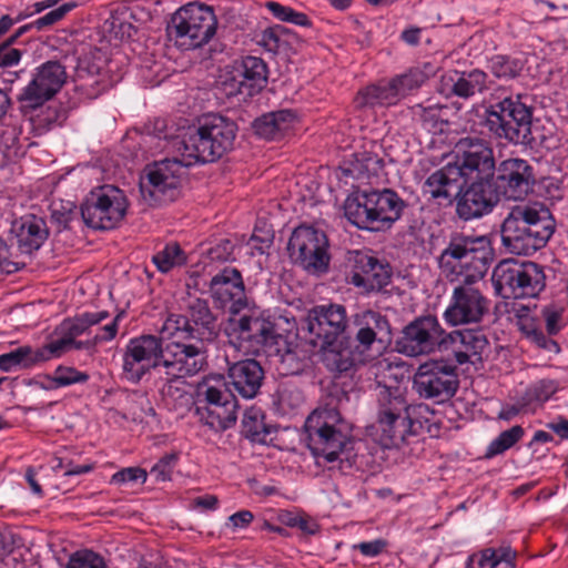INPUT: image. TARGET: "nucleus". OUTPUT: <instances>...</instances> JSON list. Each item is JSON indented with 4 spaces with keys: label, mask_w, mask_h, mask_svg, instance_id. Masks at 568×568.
Listing matches in <instances>:
<instances>
[{
    "label": "nucleus",
    "mask_w": 568,
    "mask_h": 568,
    "mask_svg": "<svg viewBox=\"0 0 568 568\" xmlns=\"http://www.w3.org/2000/svg\"><path fill=\"white\" fill-rule=\"evenodd\" d=\"M236 409V399H229L221 405L197 406L195 415L203 425L212 430L224 432L235 425Z\"/></svg>",
    "instance_id": "32"
},
{
    "label": "nucleus",
    "mask_w": 568,
    "mask_h": 568,
    "mask_svg": "<svg viewBox=\"0 0 568 568\" xmlns=\"http://www.w3.org/2000/svg\"><path fill=\"white\" fill-rule=\"evenodd\" d=\"M305 322L314 346L332 345L346 337L349 328L346 307L337 303L314 306L307 312Z\"/></svg>",
    "instance_id": "20"
},
{
    "label": "nucleus",
    "mask_w": 568,
    "mask_h": 568,
    "mask_svg": "<svg viewBox=\"0 0 568 568\" xmlns=\"http://www.w3.org/2000/svg\"><path fill=\"white\" fill-rule=\"evenodd\" d=\"M163 337L142 334L131 338L122 354V379L139 384L152 369L162 368Z\"/></svg>",
    "instance_id": "12"
},
{
    "label": "nucleus",
    "mask_w": 568,
    "mask_h": 568,
    "mask_svg": "<svg viewBox=\"0 0 568 568\" xmlns=\"http://www.w3.org/2000/svg\"><path fill=\"white\" fill-rule=\"evenodd\" d=\"M225 333L230 344L245 352H255L267 344L275 336L274 325L262 317L243 315L231 317L226 324Z\"/></svg>",
    "instance_id": "24"
},
{
    "label": "nucleus",
    "mask_w": 568,
    "mask_h": 568,
    "mask_svg": "<svg viewBox=\"0 0 568 568\" xmlns=\"http://www.w3.org/2000/svg\"><path fill=\"white\" fill-rule=\"evenodd\" d=\"M400 99L407 95L412 90L419 88L425 81V74L419 70H409L408 72L392 79Z\"/></svg>",
    "instance_id": "50"
},
{
    "label": "nucleus",
    "mask_w": 568,
    "mask_h": 568,
    "mask_svg": "<svg viewBox=\"0 0 568 568\" xmlns=\"http://www.w3.org/2000/svg\"><path fill=\"white\" fill-rule=\"evenodd\" d=\"M45 381H49V387H67L74 384L87 383L90 378L85 372L78 371L72 366L59 365L52 375H47Z\"/></svg>",
    "instance_id": "45"
},
{
    "label": "nucleus",
    "mask_w": 568,
    "mask_h": 568,
    "mask_svg": "<svg viewBox=\"0 0 568 568\" xmlns=\"http://www.w3.org/2000/svg\"><path fill=\"white\" fill-rule=\"evenodd\" d=\"M152 262L160 272L168 273L174 267L185 265L187 256L179 243L171 242L153 254Z\"/></svg>",
    "instance_id": "41"
},
{
    "label": "nucleus",
    "mask_w": 568,
    "mask_h": 568,
    "mask_svg": "<svg viewBox=\"0 0 568 568\" xmlns=\"http://www.w3.org/2000/svg\"><path fill=\"white\" fill-rule=\"evenodd\" d=\"M210 294L217 307L233 315L248 305L243 277L236 268L225 267L215 274L210 282Z\"/></svg>",
    "instance_id": "26"
},
{
    "label": "nucleus",
    "mask_w": 568,
    "mask_h": 568,
    "mask_svg": "<svg viewBox=\"0 0 568 568\" xmlns=\"http://www.w3.org/2000/svg\"><path fill=\"white\" fill-rule=\"evenodd\" d=\"M494 173V150L487 140L477 138L470 160L464 166L465 187L459 190L456 197V213L459 219H480L494 210L500 200L491 183Z\"/></svg>",
    "instance_id": "2"
},
{
    "label": "nucleus",
    "mask_w": 568,
    "mask_h": 568,
    "mask_svg": "<svg viewBox=\"0 0 568 568\" xmlns=\"http://www.w3.org/2000/svg\"><path fill=\"white\" fill-rule=\"evenodd\" d=\"M275 116L270 113L262 115L254 121V130L257 135L266 140H275L281 134L277 124L274 122Z\"/></svg>",
    "instance_id": "56"
},
{
    "label": "nucleus",
    "mask_w": 568,
    "mask_h": 568,
    "mask_svg": "<svg viewBox=\"0 0 568 568\" xmlns=\"http://www.w3.org/2000/svg\"><path fill=\"white\" fill-rule=\"evenodd\" d=\"M554 231V219L545 205L518 204L503 222L501 242L511 254L531 255L547 244Z\"/></svg>",
    "instance_id": "3"
},
{
    "label": "nucleus",
    "mask_w": 568,
    "mask_h": 568,
    "mask_svg": "<svg viewBox=\"0 0 568 568\" xmlns=\"http://www.w3.org/2000/svg\"><path fill=\"white\" fill-rule=\"evenodd\" d=\"M399 100V93L390 80L359 91L355 98V104L357 108L388 106L396 104Z\"/></svg>",
    "instance_id": "37"
},
{
    "label": "nucleus",
    "mask_w": 568,
    "mask_h": 568,
    "mask_svg": "<svg viewBox=\"0 0 568 568\" xmlns=\"http://www.w3.org/2000/svg\"><path fill=\"white\" fill-rule=\"evenodd\" d=\"M275 428L265 423V415L258 407L252 406L244 413L242 419V434L254 444L266 445L272 443Z\"/></svg>",
    "instance_id": "35"
},
{
    "label": "nucleus",
    "mask_w": 568,
    "mask_h": 568,
    "mask_svg": "<svg viewBox=\"0 0 568 568\" xmlns=\"http://www.w3.org/2000/svg\"><path fill=\"white\" fill-rule=\"evenodd\" d=\"M373 202L371 191H357L344 202V215L355 226L373 231Z\"/></svg>",
    "instance_id": "33"
},
{
    "label": "nucleus",
    "mask_w": 568,
    "mask_h": 568,
    "mask_svg": "<svg viewBox=\"0 0 568 568\" xmlns=\"http://www.w3.org/2000/svg\"><path fill=\"white\" fill-rule=\"evenodd\" d=\"M300 43L298 36L291 29L275 24L265 29L260 37L258 44L274 54H287Z\"/></svg>",
    "instance_id": "36"
},
{
    "label": "nucleus",
    "mask_w": 568,
    "mask_h": 568,
    "mask_svg": "<svg viewBox=\"0 0 568 568\" xmlns=\"http://www.w3.org/2000/svg\"><path fill=\"white\" fill-rule=\"evenodd\" d=\"M442 345H447V334L432 315L415 318L397 341L398 352L410 357L428 355Z\"/></svg>",
    "instance_id": "21"
},
{
    "label": "nucleus",
    "mask_w": 568,
    "mask_h": 568,
    "mask_svg": "<svg viewBox=\"0 0 568 568\" xmlns=\"http://www.w3.org/2000/svg\"><path fill=\"white\" fill-rule=\"evenodd\" d=\"M473 284L460 282L454 287L450 303L443 315L447 324L457 326L478 323L488 312V300Z\"/></svg>",
    "instance_id": "23"
},
{
    "label": "nucleus",
    "mask_w": 568,
    "mask_h": 568,
    "mask_svg": "<svg viewBox=\"0 0 568 568\" xmlns=\"http://www.w3.org/2000/svg\"><path fill=\"white\" fill-rule=\"evenodd\" d=\"M241 88H248V94L260 92L267 83V65L258 57L247 55L242 59Z\"/></svg>",
    "instance_id": "39"
},
{
    "label": "nucleus",
    "mask_w": 568,
    "mask_h": 568,
    "mask_svg": "<svg viewBox=\"0 0 568 568\" xmlns=\"http://www.w3.org/2000/svg\"><path fill=\"white\" fill-rule=\"evenodd\" d=\"M562 313L564 308L554 304L547 305L540 311V314L545 320L547 334L549 336L556 335L561 331L562 326L560 322Z\"/></svg>",
    "instance_id": "55"
},
{
    "label": "nucleus",
    "mask_w": 568,
    "mask_h": 568,
    "mask_svg": "<svg viewBox=\"0 0 568 568\" xmlns=\"http://www.w3.org/2000/svg\"><path fill=\"white\" fill-rule=\"evenodd\" d=\"M74 205L71 202H68L67 206L61 204V210L57 207V203L52 204V220L58 223L59 226L68 227L69 223L72 221V216L74 214Z\"/></svg>",
    "instance_id": "62"
},
{
    "label": "nucleus",
    "mask_w": 568,
    "mask_h": 568,
    "mask_svg": "<svg viewBox=\"0 0 568 568\" xmlns=\"http://www.w3.org/2000/svg\"><path fill=\"white\" fill-rule=\"evenodd\" d=\"M185 159H164L145 168V179L141 182V192L155 203L173 202L180 195L182 179L185 174Z\"/></svg>",
    "instance_id": "16"
},
{
    "label": "nucleus",
    "mask_w": 568,
    "mask_h": 568,
    "mask_svg": "<svg viewBox=\"0 0 568 568\" xmlns=\"http://www.w3.org/2000/svg\"><path fill=\"white\" fill-rule=\"evenodd\" d=\"M11 232L17 239L19 250L24 254L38 251L49 236L47 222L33 214L24 215L16 221Z\"/></svg>",
    "instance_id": "30"
},
{
    "label": "nucleus",
    "mask_w": 568,
    "mask_h": 568,
    "mask_svg": "<svg viewBox=\"0 0 568 568\" xmlns=\"http://www.w3.org/2000/svg\"><path fill=\"white\" fill-rule=\"evenodd\" d=\"M376 424L384 446H399L416 435L418 422L409 415V406L398 386L378 382L376 387Z\"/></svg>",
    "instance_id": "6"
},
{
    "label": "nucleus",
    "mask_w": 568,
    "mask_h": 568,
    "mask_svg": "<svg viewBox=\"0 0 568 568\" xmlns=\"http://www.w3.org/2000/svg\"><path fill=\"white\" fill-rule=\"evenodd\" d=\"M328 241L323 231L298 226L292 233L287 251L290 257L308 272H325L328 267Z\"/></svg>",
    "instance_id": "17"
},
{
    "label": "nucleus",
    "mask_w": 568,
    "mask_h": 568,
    "mask_svg": "<svg viewBox=\"0 0 568 568\" xmlns=\"http://www.w3.org/2000/svg\"><path fill=\"white\" fill-rule=\"evenodd\" d=\"M178 460L179 455L176 453L164 455L162 458L158 460L156 464L152 466L150 470L151 476H153L156 481L171 480Z\"/></svg>",
    "instance_id": "52"
},
{
    "label": "nucleus",
    "mask_w": 568,
    "mask_h": 568,
    "mask_svg": "<svg viewBox=\"0 0 568 568\" xmlns=\"http://www.w3.org/2000/svg\"><path fill=\"white\" fill-rule=\"evenodd\" d=\"M532 112L520 95L506 97L486 110L485 126L496 138L515 144H529Z\"/></svg>",
    "instance_id": "9"
},
{
    "label": "nucleus",
    "mask_w": 568,
    "mask_h": 568,
    "mask_svg": "<svg viewBox=\"0 0 568 568\" xmlns=\"http://www.w3.org/2000/svg\"><path fill=\"white\" fill-rule=\"evenodd\" d=\"M354 158L353 172H356L358 176L377 174L382 169L383 161L377 154L363 151L355 153Z\"/></svg>",
    "instance_id": "48"
},
{
    "label": "nucleus",
    "mask_w": 568,
    "mask_h": 568,
    "mask_svg": "<svg viewBox=\"0 0 568 568\" xmlns=\"http://www.w3.org/2000/svg\"><path fill=\"white\" fill-rule=\"evenodd\" d=\"M442 108L437 105L422 106L417 105L415 108V115L419 118L423 125L428 131H442L443 121L440 119Z\"/></svg>",
    "instance_id": "53"
},
{
    "label": "nucleus",
    "mask_w": 568,
    "mask_h": 568,
    "mask_svg": "<svg viewBox=\"0 0 568 568\" xmlns=\"http://www.w3.org/2000/svg\"><path fill=\"white\" fill-rule=\"evenodd\" d=\"M11 256L8 244L0 239V274H12L24 267V263L13 261Z\"/></svg>",
    "instance_id": "58"
},
{
    "label": "nucleus",
    "mask_w": 568,
    "mask_h": 568,
    "mask_svg": "<svg viewBox=\"0 0 568 568\" xmlns=\"http://www.w3.org/2000/svg\"><path fill=\"white\" fill-rule=\"evenodd\" d=\"M347 263V283L362 288L365 293L378 292L390 281L388 267L365 252H351Z\"/></svg>",
    "instance_id": "25"
},
{
    "label": "nucleus",
    "mask_w": 568,
    "mask_h": 568,
    "mask_svg": "<svg viewBox=\"0 0 568 568\" xmlns=\"http://www.w3.org/2000/svg\"><path fill=\"white\" fill-rule=\"evenodd\" d=\"M216 28L217 20L211 7L190 2L172 16L169 34L179 49L187 51L209 43Z\"/></svg>",
    "instance_id": "8"
},
{
    "label": "nucleus",
    "mask_w": 568,
    "mask_h": 568,
    "mask_svg": "<svg viewBox=\"0 0 568 568\" xmlns=\"http://www.w3.org/2000/svg\"><path fill=\"white\" fill-rule=\"evenodd\" d=\"M67 79L64 67L58 61H48L37 68L31 81L18 95L24 109L36 110L51 100Z\"/></svg>",
    "instance_id": "22"
},
{
    "label": "nucleus",
    "mask_w": 568,
    "mask_h": 568,
    "mask_svg": "<svg viewBox=\"0 0 568 568\" xmlns=\"http://www.w3.org/2000/svg\"><path fill=\"white\" fill-rule=\"evenodd\" d=\"M487 73L474 69L468 72L453 71L446 74L443 80L450 84V92L459 98H469L487 89Z\"/></svg>",
    "instance_id": "34"
},
{
    "label": "nucleus",
    "mask_w": 568,
    "mask_h": 568,
    "mask_svg": "<svg viewBox=\"0 0 568 568\" xmlns=\"http://www.w3.org/2000/svg\"><path fill=\"white\" fill-rule=\"evenodd\" d=\"M525 435V429L520 425H515L509 429L501 432L495 439L487 446L484 458L491 459L498 455L504 454L514 447Z\"/></svg>",
    "instance_id": "43"
},
{
    "label": "nucleus",
    "mask_w": 568,
    "mask_h": 568,
    "mask_svg": "<svg viewBox=\"0 0 568 568\" xmlns=\"http://www.w3.org/2000/svg\"><path fill=\"white\" fill-rule=\"evenodd\" d=\"M356 327L355 342L351 336L337 339L332 345H321L322 362L332 373L343 374L355 369L366 362V353L374 345L383 348L390 341L392 327L387 316L373 310H365L353 316Z\"/></svg>",
    "instance_id": "1"
},
{
    "label": "nucleus",
    "mask_w": 568,
    "mask_h": 568,
    "mask_svg": "<svg viewBox=\"0 0 568 568\" xmlns=\"http://www.w3.org/2000/svg\"><path fill=\"white\" fill-rule=\"evenodd\" d=\"M226 385L245 399L254 398L263 384L264 369L253 358L227 363Z\"/></svg>",
    "instance_id": "27"
},
{
    "label": "nucleus",
    "mask_w": 568,
    "mask_h": 568,
    "mask_svg": "<svg viewBox=\"0 0 568 568\" xmlns=\"http://www.w3.org/2000/svg\"><path fill=\"white\" fill-rule=\"evenodd\" d=\"M184 378L166 376V382L161 389L166 406L179 413L186 412L193 405V395Z\"/></svg>",
    "instance_id": "38"
},
{
    "label": "nucleus",
    "mask_w": 568,
    "mask_h": 568,
    "mask_svg": "<svg viewBox=\"0 0 568 568\" xmlns=\"http://www.w3.org/2000/svg\"><path fill=\"white\" fill-rule=\"evenodd\" d=\"M64 568H106L102 556L92 550H79L69 557Z\"/></svg>",
    "instance_id": "49"
},
{
    "label": "nucleus",
    "mask_w": 568,
    "mask_h": 568,
    "mask_svg": "<svg viewBox=\"0 0 568 568\" xmlns=\"http://www.w3.org/2000/svg\"><path fill=\"white\" fill-rule=\"evenodd\" d=\"M478 136H465L459 139L453 150V161L439 170L433 172L423 183L422 192L425 196L439 203L450 202L453 189L458 180L464 178V166L468 164L475 141Z\"/></svg>",
    "instance_id": "15"
},
{
    "label": "nucleus",
    "mask_w": 568,
    "mask_h": 568,
    "mask_svg": "<svg viewBox=\"0 0 568 568\" xmlns=\"http://www.w3.org/2000/svg\"><path fill=\"white\" fill-rule=\"evenodd\" d=\"M109 316L110 314L106 311L85 312L73 318L64 320L58 329L59 332H67L74 339L88 333L91 326L99 325Z\"/></svg>",
    "instance_id": "40"
},
{
    "label": "nucleus",
    "mask_w": 568,
    "mask_h": 568,
    "mask_svg": "<svg viewBox=\"0 0 568 568\" xmlns=\"http://www.w3.org/2000/svg\"><path fill=\"white\" fill-rule=\"evenodd\" d=\"M124 316V312H119L110 323L105 324L99 329V333L94 335L95 342L103 343L110 342L115 338L119 329V322Z\"/></svg>",
    "instance_id": "60"
},
{
    "label": "nucleus",
    "mask_w": 568,
    "mask_h": 568,
    "mask_svg": "<svg viewBox=\"0 0 568 568\" xmlns=\"http://www.w3.org/2000/svg\"><path fill=\"white\" fill-rule=\"evenodd\" d=\"M237 125L220 114H209L199 120L180 142L179 152L186 165L210 163L221 159L234 145Z\"/></svg>",
    "instance_id": "5"
},
{
    "label": "nucleus",
    "mask_w": 568,
    "mask_h": 568,
    "mask_svg": "<svg viewBox=\"0 0 568 568\" xmlns=\"http://www.w3.org/2000/svg\"><path fill=\"white\" fill-rule=\"evenodd\" d=\"M233 254V244L229 240H224L211 250L213 260L226 261Z\"/></svg>",
    "instance_id": "64"
},
{
    "label": "nucleus",
    "mask_w": 568,
    "mask_h": 568,
    "mask_svg": "<svg viewBox=\"0 0 568 568\" xmlns=\"http://www.w3.org/2000/svg\"><path fill=\"white\" fill-rule=\"evenodd\" d=\"M126 209L123 191L113 185H103L90 192L81 206V216L94 230H112L123 220Z\"/></svg>",
    "instance_id": "14"
},
{
    "label": "nucleus",
    "mask_w": 568,
    "mask_h": 568,
    "mask_svg": "<svg viewBox=\"0 0 568 568\" xmlns=\"http://www.w3.org/2000/svg\"><path fill=\"white\" fill-rule=\"evenodd\" d=\"M21 60V51L9 47V43L0 44V68L17 65Z\"/></svg>",
    "instance_id": "63"
},
{
    "label": "nucleus",
    "mask_w": 568,
    "mask_h": 568,
    "mask_svg": "<svg viewBox=\"0 0 568 568\" xmlns=\"http://www.w3.org/2000/svg\"><path fill=\"white\" fill-rule=\"evenodd\" d=\"M77 7L75 2H67L49 11L44 16L31 22L36 30L41 31L64 19V17Z\"/></svg>",
    "instance_id": "51"
},
{
    "label": "nucleus",
    "mask_w": 568,
    "mask_h": 568,
    "mask_svg": "<svg viewBox=\"0 0 568 568\" xmlns=\"http://www.w3.org/2000/svg\"><path fill=\"white\" fill-rule=\"evenodd\" d=\"M373 202V231L389 229L400 219L405 202L393 190L371 191Z\"/></svg>",
    "instance_id": "28"
},
{
    "label": "nucleus",
    "mask_w": 568,
    "mask_h": 568,
    "mask_svg": "<svg viewBox=\"0 0 568 568\" xmlns=\"http://www.w3.org/2000/svg\"><path fill=\"white\" fill-rule=\"evenodd\" d=\"M61 338L50 342L45 346L33 349L37 363L47 362L54 357H60L65 351L72 347L74 339L67 332H60Z\"/></svg>",
    "instance_id": "47"
},
{
    "label": "nucleus",
    "mask_w": 568,
    "mask_h": 568,
    "mask_svg": "<svg viewBox=\"0 0 568 568\" xmlns=\"http://www.w3.org/2000/svg\"><path fill=\"white\" fill-rule=\"evenodd\" d=\"M36 355L30 346H21L0 355V369L10 372L17 366L30 367L37 364Z\"/></svg>",
    "instance_id": "46"
},
{
    "label": "nucleus",
    "mask_w": 568,
    "mask_h": 568,
    "mask_svg": "<svg viewBox=\"0 0 568 568\" xmlns=\"http://www.w3.org/2000/svg\"><path fill=\"white\" fill-rule=\"evenodd\" d=\"M493 260L488 236L454 233L438 257V267L449 282L476 283L486 275Z\"/></svg>",
    "instance_id": "4"
},
{
    "label": "nucleus",
    "mask_w": 568,
    "mask_h": 568,
    "mask_svg": "<svg viewBox=\"0 0 568 568\" xmlns=\"http://www.w3.org/2000/svg\"><path fill=\"white\" fill-rule=\"evenodd\" d=\"M308 447L327 463L339 459L351 444V427L335 408L315 409L305 422Z\"/></svg>",
    "instance_id": "7"
},
{
    "label": "nucleus",
    "mask_w": 568,
    "mask_h": 568,
    "mask_svg": "<svg viewBox=\"0 0 568 568\" xmlns=\"http://www.w3.org/2000/svg\"><path fill=\"white\" fill-rule=\"evenodd\" d=\"M202 395L204 397L203 406L221 405L229 399H235L232 394L213 385H205Z\"/></svg>",
    "instance_id": "59"
},
{
    "label": "nucleus",
    "mask_w": 568,
    "mask_h": 568,
    "mask_svg": "<svg viewBox=\"0 0 568 568\" xmlns=\"http://www.w3.org/2000/svg\"><path fill=\"white\" fill-rule=\"evenodd\" d=\"M459 387L457 366L448 359H428L413 378V388L424 399L437 403L452 398Z\"/></svg>",
    "instance_id": "13"
},
{
    "label": "nucleus",
    "mask_w": 568,
    "mask_h": 568,
    "mask_svg": "<svg viewBox=\"0 0 568 568\" xmlns=\"http://www.w3.org/2000/svg\"><path fill=\"white\" fill-rule=\"evenodd\" d=\"M160 333L164 338L211 342L217 335L216 317L207 301L194 298L189 303L185 315L170 314Z\"/></svg>",
    "instance_id": "11"
},
{
    "label": "nucleus",
    "mask_w": 568,
    "mask_h": 568,
    "mask_svg": "<svg viewBox=\"0 0 568 568\" xmlns=\"http://www.w3.org/2000/svg\"><path fill=\"white\" fill-rule=\"evenodd\" d=\"M148 478V473L141 467H126L116 471L111 477V484L124 485V484H144Z\"/></svg>",
    "instance_id": "54"
},
{
    "label": "nucleus",
    "mask_w": 568,
    "mask_h": 568,
    "mask_svg": "<svg viewBox=\"0 0 568 568\" xmlns=\"http://www.w3.org/2000/svg\"><path fill=\"white\" fill-rule=\"evenodd\" d=\"M164 345L162 369L165 376L192 377L207 366L205 343L194 339H176Z\"/></svg>",
    "instance_id": "18"
},
{
    "label": "nucleus",
    "mask_w": 568,
    "mask_h": 568,
    "mask_svg": "<svg viewBox=\"0 0 568 568\" xmlns=\"http://www.w3.org/2000/svg\"><path fill=\"white\" fill-rule=\"evenodd\" d=\"M545 281L546 276L540 265L514 260L498 263L491 275L496 293L505 298L537 297L546 286Z\"/></svg>",
    "instance_id": "10"
},
{
    "label": "nucleus",
    "mask_w": 568,
    "mask_h": 568,
    "mask_svg": "<svg viewBox=\"0 0 568 568\" xmlns=\"http://www.w3.org/2000/svg\"><path fill=\"white\" fill-rule=\"evenodd\" d=\"M559 386L554 379H540L534 383L529 389L530 396L538 402L548 400L557 390Z\"/></svg>",
    "instance_id": "57"
},
{
    "label": "nucleus",
    "mask_w": 568,
    "mask_h": 568,
    "mask_svg": "<svg viewBox=\"0 0 568 568\" xmlns=\"http://www.w3.org/2000/svg\"><path fill=\"white\" fill-rule=\"evenodd\" d=\"M488 68L496 78L510 80L520 74L524 62L517 58L497 54L491 57Z\"/></svg>",
    "instance_id": "44"
},
{
    "label": "nucleus",
    "mask_w": 568,
    "mask_h": 568,
    "mask_svg": "<svg viewBox=\"0 0 568 568\" xmlns=\"http://www.w3.org/2000/svg\"><path fill=\"white\" fill-rule=\"evenodd\" d=\"M448 344L454 346L457 363L465 364L481 359L484 351L488 347V339L480 329H464L448 333Z\"/></svg>",
    "instance_id": "29"
},
{
    "label": "nucleus",
    "mask_w": 568,
    "mask_h": 568,
    "mask_svg": "<svg viewBox=\"0 0 568 568\" xmlns=\"http://www.w3.org/2000/svg\"><path fill=\"white\" fill-rule=\"evenodd\" d=\"M491 183L499 199L524 201L534 192L536 184L534 168L524 159L503 160L498 164L495 163Z\"/></svg>",
    "instance_id": "19"
},
{
    "label": "nucleus",
    "mask_w": 568,
    "mask_h": 568,
    "mask_svg": "<svg viewBox=\"0 0 568 568\" xmlns=\"http://www.w3.org/2000/svg\"><path fill=\"white\" fill-rule=\"evenodd\" d=\"M517 552L509 546H501L497 549L486 548L480 551L478 559L479 568H516Z\"/></svg>",
    "instance_id": "42"
},
{
    "label": "nucleus",
    "mask_w": 568,
    "mask_h": 568,
    "mask_svg": "<svg viewBox=\"0 0 568 568\" xmlns=\"http://www.w3.org/2000/svg\"><path fill=\"white\" fill-rule=\"evenodd\" d=\"M516 325L521 334L535 343L538 347L550 349L551 346L558 348V344L549 339L540 328L537 305L518 304L514 307Z\"/></svg>",
    "instance_id": "31"
},
{
    "label": "nucleus",
    "mask_w": 568,
    "mask_h": 568,
    "mask_svg": "<svg viewBox=\"0 0 568 568\" xmlns=\"http://www.w3.org/2000/svg\"><path fill=\"white\" fill-rule=\"evenodd\" d=\"M387 547L385 539L378 538L371 541H363L353 546V549L359 550L366 557H376Z\"/></svg>",
    "instance_id": "61"
}]
</instances>
